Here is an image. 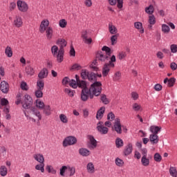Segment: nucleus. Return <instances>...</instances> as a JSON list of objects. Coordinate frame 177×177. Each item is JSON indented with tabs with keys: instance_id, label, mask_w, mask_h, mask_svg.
<instances>
[{
	"instance_id": "33",
	"label": "nucleus",
	"mask_w": 177,
	"mask_h": 177,
	"mask_svg": "<svg viewBox=\"0 0 177 177\" xmlns=\"http://www.w3.org/2000/svg\"><path fill=\"white\" fill-rule=\"evenodd\" d=\"M44 114L46 115H50L52 114V109H50V106L46 105L44 108Z\"/></svg>"
},
{
	"instance_id": "41",
	"label": "nucleus",
	"mask_w": 177,
	"mask_h": 177,
	"mask_svg": "<svg viewBox=\"0 0 177 177\" xmlns=\"http://www.w3.org/2000/svg\"><path fill=\"white\" fill-rule=\"evenodd\" d=\"M162 31L164 34H169V31H171V28L167 24H162Z\"/></svg>"
},
{
	"instance_id": "36",
	"label": "nucleus",
	"mask_w": 177,
	"mask_h": 177,
	"mask_svg": "<svg viewBox=\"0 0 177 177\" xmlns=\"http://www.w3.org/2000/svg\"><path fill=\"white\" fill-rule=\"evenodd\" d=\"M0 175L1 176H6L8 175V168L6 166H1Z\"/></svg>"
},
{
	"instance_id": "59",
	"label": "nucleus",
	"mask_w": 177,
	"mask_h": 177,
	"mask_svg": "<svg viewBox=\"0 0 177 177\" xmlns=\"http://www.w3.org/2000/svg\"><path fill=\"white\" fill-rule=\"evenodd\" d=\"M114 118H115V115L114 113H113V112L108 113L107 120L109 121H113Z\"/></svg>"
},
{
	"instance_id": "28",
	"label": "nucleus",
	"mask_w": 177,
	"mask_h": 177,
	"mask_svg": "<svg viewBox=\"0 0 177 177\" xmlns=\"http://www.w3.org/2000/svg\"><path fill=\"white\" fill-rule=\"evenodd\" d=\"M134 27L137 30H139L140 34H143L145 32V28H143V24L141 22H135Z\"/></svg>"
},
{
	"instance_id": "19",
	"label": "nucleus",
	"mask_w": 177,
	"mask_h": 177,
	"mask_svg": "<svg viewBox=\"0 0 177 177\" xmlns=\"http://www.w3.org/2000/svg\"><path fill=\"white\" fill-rule=\"evenodd\" d=\"M167 86L171 88L174 86V85H175V82H176V79H175V77H171L170 79L165 78L164 80V84H167Z\"/></svg>"
},
{
	"instance_id": "29",
	"label": "nucleus",
	"mask_w": 177,
	"mask_h": 177,
	"mask_svg": "<svg viewBox=\"0 0 177 177\" xmlns=\"http://www.w3.org/2000/svg\"><path fill=\"white\" fill-rule=\"evenodd\" d=\"M149 130L152 134L158 135V132H160V131H161V127H158V126H151Z\"/></svg>"
},
{
	"instance_id": "34",
	"label": "nucleus",
	"mask_w": 177,
	"mask_h": 177,
	"mask_svg": "<svg viewBox=\"0 0 177 177\" xmlns=\"http://www.w3.org/2000/svg\"><path fill=\"white\" fill-rule=\"evenodd\" d=\"M131 153H132V144H129L126 147L124 153V156H129V154H131Z\"/></svg>"
},
{
	"instance_id": "48",
	"label": "nucleus",
	"mask_w": 177,
	"mask_h": 177,
	"mask_svg": "<svg viewBox=\"0 0 177 177\" xmlns=\"http://www.w3.org/2000/svg\"><path fill=\"white\" fill-rule=\"evenodd\" d=\"M69 85L71 86V88H73V89H77L78 88V82L74 80H70Z\"/></svg>"
},
{
	"instance_id": "4",
	"label": "nucleus",
	"mask_w": 177,
	"mask_h": 177,
	"mask_svg": "<svg viewBox=\"0 0 177 177\" xmlns=\"http://www.w3.org/2000/svg\"><path fill=\"white\" fill-rule=\"evenodd\" d=\"M21 104L24 109L23 111H24V110H26V111L27 110H31V109L33 108L32 98L31 97V96H30L28 94H26L22 99Z\"/></svg>"
},
{
	"instance_id": "42",
	"label": "nucleus",
	"mask_w": 177,
	"mask_h": 177,
	"mask_svg": "<svg viewBox=\"0 0 177 177\" xmlns=\"http://www.w3.org/2000/svg\"><path fill=\"white\" fill-rule=\"evenodd\" d=\"M46 169L48 171V174H52L53 175L56 174V169H55L52 165H47Z\"/></svg>"
},
{
	"instance_id": "60",
	"label": "nucleus",
	"mask_w": 177,
	"mask_h": 177,
	"mask_svg": "<svg viewBox=\"0 0 177 177\" xmlns=\"http://www.w3.org/2000/svg\"><path fill=\"white\" fill-rule=\"evenodd\" d=\"M70 78H68V77H65L63 80H62V84L64 85H70Z\"/></svg>"
},
{
	"instance_id": "49",
	"label": "nucleus",
	"mask_w": 177,
	"mask_h": 177,
	"mask_svg": "<svg viewBox=\"0 0 177 177\" xmlns=\"http://www.w3.org/2000/svg\"><path fill=\"white\" fill-rule=\"evenodd\" d=\"M127 57V52L120 51L118 53V58L119 60H122V59H125Z\"/></svg>"
},
{
	"instance_id": "38",
	"label": "nucleus",
	"mask_w": 177,
	"mask_h": 177,
	"mask_svg": "<svg viewBox=\"0 0 177 177\" xmlns=\"http://www.w3.org/2000/svg\"><path fill=\"white\" fill-rule=\"evenodd\" d=\"M26 73L28 75H30V77L32 76V75L34 74L35 71H34V68L28 66H26Z\"/></svg>"
},
{
	"instance_id": "23",
	"label": "nucleus",
	"mask_w": 177,
	"mask_h": 177,
	"mask_svg": "<svg viewBox=\"0 0 177 177\" xmlns=\"http://www.w3.org/2000/svg\"><path fill=\"white\" fill-rule=\"evenodd\" d=\"M106 111V108L104 106L101 107L97 112L96 118L97 120H102L103 118V115Z\"/></svg>"
},
{
	"instance_id": "62",
	"label": "nucleus",
	"mask_w": 177,
	"mask_h": 177,
	"mask_svg": "<svg viewBox=\"0 0 177 177\" xmlns=\"http://www.w3.org/2000/svg\"><path fill=\"white\" fill-rule=\"evenodd\" d=\"M68 169L70 171V176H74V174H75V167H71L70 166H68Z\"/></svg>"
},
{
	"instance_id": "50",
	"label": "nucleus",
	"mask_w": 177,
	"mask_h": 177,
	"mask_svg": "<svg viewBox=\"0 0 177 177\" xmlns=\"http://www.w3.org/2000/svg\"><path fill=\"white\" fill-rule=\"evenodd\" d=\"M109 59H110V61H109V63L108 64H109V65L111 66V67H112V68H114L115 66L114 64V62H116L115 55H112Z\"/></svg>"
},
{
	"instance_id": "9",
	"label": "nucleus",
	"mask_w": 177,
	"mask_h": 177,
	"mask_svg": "<svg viewBox=\"0 0 177 177\" xmlns=\"http://www.w3.org/2000/svg\"><path fill=\"white\" fill-rule=\"evenodd\" d=\"M97 129L102 135H106L109 132V128L103 125V122H100L97 124Z\"/></svg>"
},
{
	"instance_id": "14",
	"label": "nucleus",
	"mask_w": 177,
	"mask_h": 177,
	"mask_svg": "<svg viewBox=\"0 0 177 177\" xmlns=\"http://www.w3.org/2000/svg\"><path fill=\"white\" fill-rule=\"evenodd\" d=\"M110 68H113V67H111L110 64L106 63L104 65V67L102 68V75L104 77H107V75H109V73H110Z\"/></svg>"
},
{
	"instance_id": "22",
	"label": "nucleus",
	"mask_w": 177,
	"mask_h": 177,
	"mask_svg": "<svg viewBox=\"0 0 177 177\" xmlns=\"http://www.w3.org/2000/svg\"><path fill=\"white\" fill-rule=\"evenodd\" d=\"M88 140H90V143L91 146H90V149H96L97 147V141L95 139L93 136H88Z\"/></svg>"
},
{
	"instance_id": "32",
	"label": "nucleus",
	"mask_w": 177,
	"mask_h": 177,
	"mask_svg": "<svg viewBox=\"0 0 177 177\" xmlns=\"http://www.w3.org/2000/svg\"><path fill=\"white\" fill-rule=\"evenodd\" d=\"M141 163L143 167H149L150 165V159L147 158V156L142 157Z\"/></svg>"
},
{
	"instance_id": "3",
	"label": "nucleus",
	"mask_w": 177,
	"mask_h": 177,
	"mask_svg": "<svg viewBox=\"0 0 177 177\" xmlns=\"http://www.w3.org/2000/svg\"><path fill=\"white\" fill-rule=\"evenodd\" d=\"M81 77L83 80H88V81H96L97 77L98 78H100V77H102V74L88 72L86 69H82L81 73Z\"/></svg>"
},
{
	"instance_id": "53",
	"label": "nucleus",
	"mask_w": 177,
	"mask_h": 177,
	"mask_svg": "<svg viewBox=\"0 0 177 177\" xmlns=\"http://www.w3.org/2000/svg\"><path fill=\"white\" fill-rule=\"evenodd\" d=\"M59 26L61 28H66V27H67V21H66V19L59 20Z\"/></svg>"
},
{
	"instance_id": "31",
	"label": "nucleus",
	"mask_w": 177,
	"mask_h": 177,
	"mask_svg": "<svg viewBox=\"0 0 177 177\" xmlns=\"http://www.w3.org/2000/svg\"><path fill=\"white\" fill-rule=\"evenodd\" d=\"M145 13L150 15V16L153 15L154 13V6L151 4L148 7L145 8Z\"/></svg>"
},
{
	"instance_id": "40",
	"label": "nucleus",
	"mask_w": 177,
	"mask_h": 177,
	"mask_svg": "<svg viewBox=\"0 0 177 177\" xmlns=\"http://www.w3.org/2000/svg\"><path fill=\"white\" fill-rule=\"evenodd\" d=\"M109 30L111 34H115L116 32H118L117 28L111 24H109Z\"/></svg>"
},
{
	"instance_id": "8",
	"label": "nucleus",
	"mask_w": 177,
	"mask_h": 177,
	"mask_svg": "<svg viewBox=\"0 0 177 177\" xmlns=\"http://www.w3.org/2000/svg\"><path fill=\"white\" fill-rule=\"evenodd\" d=\"M49 20L44 19L41 21L40 26H39V32L41 34H44L45 32V30H48L49 28Z\"/></svg>"
},
{
	"instance_id": "55",
	"label": "nucleus",
	"mask_w": 177,
	"mask_h": 177,
	"mask_svg": "<svg viewBox=\"0 0 177 177\" xmlns=\"http://www.w3.org/2000/svg\"><path fill=\"white\" fill-rule=\"evenodd\" d=\"M65 93H66L67 95H68V96H70L71 97H74V93H75V91L71 90L70 88H65Z\"/></svg>"
},
{
	"instance_id": "21",
	"label": "nucleus",
	"mask_w": 177,
	"mask_h": 177,
	"mask_svg": "<svg viewBox=\"0 0 177 177\" xmlns=\"http://www.w3.org/2000/svg\"><path fill=\"white\" fill-rule=\"evenodd\" d=\"M33 158L37 162L39 163H44L45 162V158H44V155L41 153H37L33 155Z\"/></svg>"
},
{
	"instance_id": "37",
	"label": "nucleus",
	"mask_w": 177,
	"mask_h": 177,
	"mask_svg": "<svg viewBox=\"0 0 177 177\" xmlns=\"http://www.w3.org/2000/svg\"><path fill=\"white\" fill-rule=\"evenodd\" d=\"M37 89L43 91L44 86H45V83L44 82V80H37Z\"/></svg>"
},
{
	"instance_id": "5",
	"label": "nucleus",
	"mask_w": 177,
	"mask_h": 177,
	"mask_svg": "<svg viewBox=\"0 0 177 177\" xmlns=\"http://www.w3.org/2000/svg\"><path fill=\"white\" fill-rule=\"evenodd\" d=\"M77 143V138L73 136H68L63 141L64 147H67V146H73Z\"/></svg>"
},
{
	"instance_id": "43",
	"label": "nucleus",
	"mask_w": 177,
	"mask_h": 177,
	"mask_svg": "<svg viewBox=\"0 0 177 177\" xmlns=\"http://www.w3.org/2000/svg\"><path fill=\"white\" fill-rule=\"evenodd\" d=\"M44 167H45V163H40L35 166V169H37V171H41V172L44 173L45 172Z\"/></svg>"
},
{
	"instance_id": "27",
	"label": "nucleus",
	"mask_w": 177,
	"mask_h": 177,
	"mask_svg": "<svg viewBox=\"0 0 177 177\" xmlns=\"http://www.w3.org/2000/svg\"><path fill=\"white\" fill-rule=\"evenodd\" d=\"M86 169L88 174H95V165L92 162H90L87 164Z\"/></svg>"
},
{
	"instance_id": "13",
	"label": "nucleus",
	"mask_w": 177,
	"mask_h": 177,
	"mask_svg": "<svg viewBox=\"0 0 177 177\" xmlns=\"http://www.w3.org/2000/svg\"><path fill=\"white\" fill-rule=\"evenodd\" d=\"M0 89L3 93H8V92H9V84L5 81L1 82Z\"/></svg>"
},
{
	"instance_id": "39",
	"label": "nucleus",
	"mask_w": 177,
	"mask_h": 177,
	"mask_svg": "<svg viewBox=\"0 0 177 177\" xmlns=\"http://www.w3.org/2000/svg\"><path fill=\"white\" fill-rule=\"evenodd\" d=\"M5 53L8 57H12V56H13V51H12V48H10V46H7L5 50Z\"/></svg>"
},
{
	"instance_id": "16",
	"label": "nucleus",
	"mask_w": 177,
	"mask_h": 177,
	"mask_svg": "<svg viewBox=\"0 0 177 177\" xmlns=\"http://www.w3.org/2000/svg\"><path fill=\"white\" fill-rule=\"evenodd\" d=\"M48 71L46 68H44L41 70V71L38 74V77L39 80H44V78H46L48 77Z\"/></svg>"
},
{
	"instance_id": "6",
	"label": "nucleus",
	"mask_w": 177,
	"mask_h": 177,
	"mask_svg": "<svg viewBox=\"0 0 177 177\" xmlns=\"http://www.w3.org/2000/svg\"><path fill=\"white\" fill-rule=\"evenodd\" d=\"M80 97L82 102H86V100H88L89 97H91V91H89V88L82 89Z\"/></svg>"
},
{
	"instance_id": "35",
	"label": "nucleus",
	"mask_w": 177,
	"mask_h": 177,
	"mask_svg": "<svg viewBox=\"0 0 177 177\" xmlns=\"http://www.w3.org/2000/svg\"><path fill=\"white\" fill-rule=\"evenodd\" d=\"M115 146L118 149L122 147V146H124V141L122 140V139L117 138L115 140Z\"/></svg>"
},
{
	"instance_id": "46",
	"label": "nucleus",
	"mask_w": 177,
	"mask_h": 177,
	"mask_svg": "<svg viewBox=\"0 0 177 177\" xmlns=\"http://www.w3.org/2000/svg\"><path fill=\"white\" fill-rule=\"evenodd\" d=\"M59 120L63 124H67L68 122V118L64 114L59 115Z\"/></svg>"
},
{
	"instance_id": "54",
	"label": "nucleus",
	"mask_w": 177,
	"mask_h": 177,
	"mask_svg": "<svg viewBox=\"0 0 177 177\" xmlns=\"http://www.w3.org/2000/svg\"><path fill=\"white\" fill-rule=\"evenodd\" d=\"M115 162L118 167H123L124 166V160H122V159H120V158H117L115 160Z\"/></svg>"
},
{
	"instance_id": "20",
	"label": "nucleus",
	"mask_w": 177,
	"mask_h": 177,
	"mask_svg": "<svg viewBox=\"0 0 177 177\" xmlns=\"http://www.w3.org/2000/svg\"><path fill=\"white\" fill-rule=\"evenodd\" d=\"M79 154L83 157H88L91 156V151L88 150L86 148H80L79 149Z\"/></svg>"
},
{
	"instance_id": "47",
	"label": "nucleus",
	"mask_w": 177,
	"mask_h": 177,
	"mask_svg": "<svg viewBox=\"0 0 177 177\" xmlns=\"http://www.w3.org/2000/svg\"><path fill=\"white\" fill-rule=\"evenodd\" d=\"M51 52H52V55L54 57L57 56L58 53L57 52H59V47H57V46H53L51 48Z\"/></svg>"
},
{
	"instance_id": "1",
	"label": "nucleus",
	"mask_w": 177,
	"mask_h": 177,
	"mask_svg": "<svg viewBox=\"0 0 177 177\" xmlns=\"http://www.w3.org/2000/svg\"><path fill=\"white\" fill-rule=\"evenodd\" d=\"M102 50L106 53L100 52L97 55V58L98 59L99 62H102V63H106V62H109V60H110V55H111V49L104 46L102 47Z\"/></svg>"
},
{
	"instance_id": "18",
	"label": "nucleus",
	"mask_w": 177,
	"mask_h": 177,
	"mask_svg": "<svg viewBox=\"0 0 177 177\" xmlns=\"http://www.w3.org/2000/svg\"><path fill=\"white\" fill-rule=\"evenodd\" d=\"M14 24L15 27L20 28V27L23 26V19H21V17L17 16L14 20Z\"/></svg>"
},
{
	"instance_id": "10",
	"label": "nucleus",
	"mask_w": 177,
	"mask_h": 177,
	"mask_svg": "<svg viewBox=\"0 0 177 177\" xmlns=\"http://www.w3.org/2000/svg\"><path fill=\"white\" fill-rule=\"evenodd\" d=\"M82 38H83V41L84 44H87V45H91L92 44V38H88V31L83 30L82 32Z\"/></svg>"
},
{
	"instance_id": "64",
	"label": "nucleus",
	"mask_w": 177,
	"mask_h": 177,
	"mask_svg": "<svg viewBox=\"0 0 177 177\" xmlns=\"http://www.w3.org/2000/svg\"><path fill=\"white\" fill-rule=\"evenodd\" d=\"M117 38H118V35H114L111 37V41L112 45H114L117 41Z\"/></svg>"
},
{
	"instance_id": "15",
	"label": "nucleus",
	"mask_w": 177,
	"mask_h": 177,
	"mask_svg": "<svg viewBox=\"0 0 177 177\" xmlns=\"http://www.w3.org/2000/svg\"><path fill=\"white\" fill-rule=\"evenodd\" d=\"M57 45L59 46V50H64V48H66V46H67V41H66V39H59L57 41Z\"/></svg>"
},
{
	"instance_id": "25",
	"label": "nucleus",
	"mask_w": 177,
	"mask_h": 177,
	"mask_svg": "<svg viewBox=\"0 0 177 177\" xmlns=\"http://www.w3.org/2000/svg\"><path fill=\"white\" fill-rule=\"evenodd\" d=\"M55 57H57V62H58V63H62L64 57V50H59L58 54L55 55Z\"/></svg>"
},
{
	"instance_id": "2",
	"label": "nucleus",
	"mask_w": 177,
	"mask_h": 177,
	"mask_svg": "<svg viewBox=\"0 0 177 177\" xmlns=\"http://www.w3.org/2000/svg\"><path fill=\"white\" fill-rule=\"evenodd\" d=\"M90 99H93V96H99L102 93V83L95 82L91 85L90 88Z\"/></svg>"
},
{
	"instance_id": "44",
	"label": "nucleus",
	"mask_w": 177,
	"mask_h": 177,
	"mask_svg": "<svg viewBox=\"0 0 177 177\" xmlns=\"http://www.w3.org/2000/svg\"><path fill=\"white\" fill-rule=\"evenodd\" d=\"M36 106L38 109H39L40 110L44 109V108L45 107V104L44 103V102L39 100H36Z\"/></svg>"
},
{
	"instance_id": "45",
	"label": "nucleus",
	"mask_w": 177,
	"mask_h": 177,
	"mask_svg": "<svg viewBox=\"0 0 177 177\" xmlns=\"http://www.w3.org/2000/svg\"><path fill=\"white\" fill-rule=\"evenodd\" d=\"M169 174H170L171 176H172V177H177L176 167H170Z\"/></svg>"
},
{
	"instance_id": "11",
	"label": "nucleus",
	"mask_w": 177,
	"mask_h": 177,
	"mask_svg": "<svg viewBox=\"0 0 177 177\" xmlns=\"http://www.w3.org/2000/svg\"><path fill=\"white\" fill-rule=\"evenodd\" d=\"M114 129L117 133H122V129H121V123L119 118L115 120Z\"/></svg>"
},
{
	"instance_id": "17",
	"label": "nucleus",
	"mask_w": 177,
	"mask_h": 177,
	"mask_svg": "<svg viewBox=\"0 0 177 177\" xmlns=\"http://www.w3.org/2000/svg\"><path fill=\"white\" fill-rule=\"evenodd\" d=\"M31 111H32V113L36 115L38 118L37 125H39V121L42 120V115H41V112L38 111L35 107L31 108Z\"/></svg>"
},
{
	"instance_id": "26",
	"label": "nucleus",
	"mask_w": 177,
	"mask_h": 177,
	"mask_svg": "<svg viewBox=\"0 0 177 177\" xmlns=\"http://www.w3.org/2000/svg\"><path fill=\"white\" fill-rule=\"evenodd\" d=\"M149 140L152 145H157L158 143V136L157 134H151Z\"/></svg>"
},
{
	"instance_id": "7",
	"label": "nucleus",
	"mask_w": 177,
	"mask_h": 177,
	"mask_svg": "<svg viewBox=\"0 0 177 177\" xmlns=\"http://www.w3.org/2000/svg\"><path fill=\"white\" fill-rule=\"evenodd\" d=\"M17 5L20 12H27V10H28V5H27L25 1L19 0L17 2Z\"/></svg>"
},
{
	"instance_id": "57",
	"label": "nucleus",
	"mask_w": 177,
	"mask_h": 177,
	"mask_svg": "<svg viewBox=\"0 0 177 177\" xmlns=\"http://www.w3.org/2000/svg\"><path fill=\"white\" fill-rule=\"evenodd\" d=\"M67 169H68V166H62V167L59 170V174L61 176H64V173L66 172V171H67Z\"/></svg>"
},
{
	"instance_id": "12",
	"label": "nucleus",
	"mask_w": 177,
	"mask_h": 177,
	"mask_svg": "<svg viewBox=\"0 0 177 177\" xmlns=\"http://www.w3.org/2000/svg\"><path fill=\"white\" fill-rule=\"evenodd\" d=\"M76 81H77V86L79 88H81L82 89H88V87H86V82L84 80H80L79 75H75Z\"/></svg>"
},
{
	"instance_id": "56",
	"label": "nucleus",
	"mask_w": 177,
	"mask_h": 177,
	"mask_svg": "<svg viewBox=\"0 0 177 177\" xmlns=\"http://www.w3.org/2000/svg\"><path fill=\"white\" fill-rule=\"evenodd\" d=\"M149 23L151 25L156 24V17H154L153 15H149Z\"/></svg>"
},
{
	"instance_id": "63",
	"label": "nucleus",
	"mask_w": 177,
	"mask_h": 177,
	"mask_svg": "<svg viewBox=\"0 0 177 177\" xmlns=\"http://www.w3.org/2000/svg\"><path fill=\"white\" fill-rule=\"evenodd\" d=\"M171 53H176L177 52V46L176 44H171L170 46Z\"/></svg>"
},
{
	"instance_id": "61",
	"label": "nucleus",
	"mask_w": 177,
	"mask_h": 177,
	"mask_svg": "<svg viewBox=\"0 0 177 177\" xmlns=\"http://www.w3.org/2000/svg\"><path fill=\"white\" fill-rule=\"evenodd\" d=\"M35 96L37 97H42V96H44V93H42V90H39L37 89L36 91H35Z\"/></svg>"
},
{
	"instance_id": "58",
	"label": "nucleus",
	"mask_w": 177,
	"mask_h": 177,
	"mask_svg": "<svg viewBox=\"0 0 177 177\" xmlns=\"http://www.w3.org/2000/svg\"><path fill=\"white\" fill-rule=\"evenodd\" d=\"M120 78H121V72L120 71L116 72L113 77V81H119Z\"/></svg>"
},
{
	"instance_id": "24",
	"label": "nucleus",
	"mask_w": 177,
	"mask_h": 177,
	"mask_svg": "<svg viewBox=\"0 0 177 177\" xmlns=\"http://www.w3.org/2000/svg\"><path fill=\"white\" fill-rule=\"evenodd\" d=\"M45 32L47 39L50 40L53 37V28H52V27H49L45 30Z\"/></svg>"
},
{
	"instance_id": "51",
	"label": "nucleus",
	"mask_w": 177,
	"mask_h": 177,
	"mask_svg": "<svg viewBox=\"0 0 177 177\" xmlns=\"http://www.w3.org/2000/svg\"><path fill=\"white\" fill-rule=\"evenodd\" d=\"M153 158L156 162H161V160H162V156H161L160 153H156L154 154Z\"/></svg>"
},
{
	"instance_id": "52",
	"label": "nucleus",
	"mask_w": 177,
	"mask_h": 177,
	"mask_svg": "<svg viewBox=\"0 0 177 177\" xmlns=\"http://www.w3.org/2000/svg\"><path fill=\"white\" fill-rule=\"evenodd\" d=\"M24 115L26 117L27 120L31 121L32 122H37V120L27 114V111L26 110H24Z\"/></svg>"
},
{
	"instance_id": "30",
	"label": "nucleus",
	"mask_w": 177,
	"mask_h": 177,
	"mask_svg": "<svg viewBox=\"0 0 177 177\" xmlns=\"http://www.w3.org/2000/svg\"><path fill=\"white\" fill-rule=\"evenodd\" d=\"M100 100L104 104H109V103H110V99L107 97V95H106V94L100 95Z\"/></svg>"
}]
</instances>
